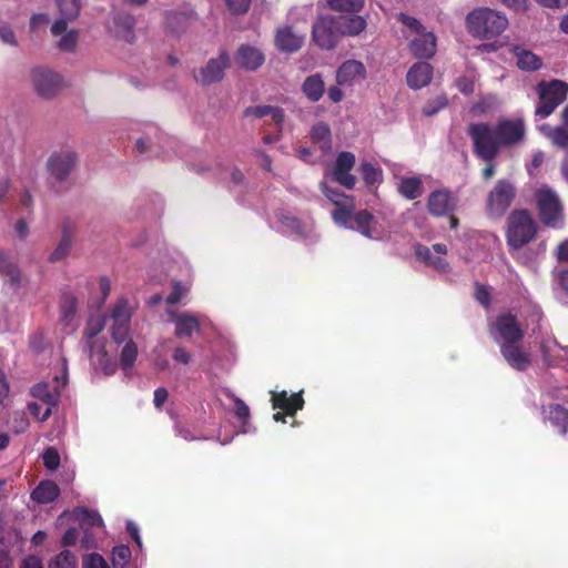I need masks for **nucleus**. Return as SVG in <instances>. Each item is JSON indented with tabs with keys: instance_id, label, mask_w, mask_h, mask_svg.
<instances>
[{
	"instance_id": "f257e3e1",
	"label": "nucleus",
	"mask_w": 568,
	"mask_h": 568,
	"mask_svg": "<svg viewBox=\"0 0 568 568\" xmlns=\"http://www.w3.org/2000/svg\"><path fill=\"white\" fill-rule=\"evenodd\" d=\"M469 32L484 39H491L504 32L508 26V19L499 11L489 8H479L467 16Z\"/></svg>"
},
{
	"instance_id": "f03ea898",
	"label": "nucleus",
	"mask_w": 568,
	"mask_h": 568,
	"mask_svg": "<svg viewBox=\"0 0 568 568\" xmlns=\"http://www.w3.org/2000/svg\"><path fill=\"white\" fill-rule=\"evenodd\" d=\"M537 226L530 213L526 210H516L507 219V244L513 250H519L532 241Z\"/></svg>"
},
{
	"instance_id": "7ed1b4c3",
	"label": "nucleus",
	"mask_w": 568,
	"mask_h": 568,
	"mask_svg": "<svg viewBox=\"0 0 568 568\" xmlns=\"http://www.w3.org/2000/svg\"><path fill=\"white\" fill-rule=\"evenodd\" d=\"M467 132L473 141L475 154L486 162H491L501 148L495 125L485 122L471 123Z\"/></svg>"
},
{
	"instance_id": "20e7f679",
	"label": "nucleus",
	"mask_w": 568,
	"mask_h": 568,
	"mask_svg": "<svg viewBox=\"0 0 568 568\" xmlns=\"http://www.w3.org/2000/svg\"><path fill=\"white\" fill-rule=\"evenodd\" d=\"M536 91L539 98V104L535 114L542 119L552 114L559 104H561L568 94V83L561 80L541 81L537 84Z\"/></svg>"
},
{
	"instance_id": "39448f33",
	"label": "nucleus",
	"mask_w": 568,
	"mask_h": 568,
	"mask_svg": "<svg viewBox=\"0 0 568 568\" xmlns=\"http://www.w3.org/2000/svg\"><path fill=\"white\" fill-rule=\"evenodd\" d=\"M489 333L494 341L500 345L501 343L521 342L525 329L517 316L507 311L497 315L495 322L489 326Z\"/></svg>"
},
{
	"instance_id": "423d86ee",
	"label": "nucleus",
	"mask_w": 568,
	"mask_h": 568,
	"mask_svg": "<svg viewBox=\"0 0 568 568\" xmlns=\"http://www.w3.org/2000/svg\"><path fill=\"white\" fill-rule=\"evenodd\" d=\"M515 195L514 184L508 180H499L487 196L486 211L488 216L501 217L513 203Z\"/></svg>"
},
{
	"instance_id": "0eeeda50",
	"label": "nucleus",
	"mask_w": 568,
	"mask_h": 568,
	"mask_svg": "<svg viewBox=\"0 0 568 568\" xmlns=\"http://www.w3.org/2000/svg\"><path fill=\"white\" fill-rule=\"evenodd\" d=\"M30 78L34 92L45 100L54 98L63 87L62 77L45 67L33 68Z\"/></svg>"
},
{
	"instance_id": "6e6552de",
	"label": "nucleus",
	"mask_w": 568,
	"mask_h": 568,
	"mask_svg": "<svg viewBox=\"0 0 568 568\" xmlns=\"http://www.w3.org/2000/svg\"><path fill=\"white\" fill-rule=\"evenodd\" d=\"M536 200L544 224L556 226L562 217V206L558 195L551 189L542 186L537 191Z\"/></svg>"
},
{
	"instance_id": "1a4fd4ad",
	"label": "nucleus",
	"mask_w": 568,
	"mask_h": 568,
	"mask_svg": "<svg viewBox=\"0 0 568 568\" xmlns=\"http://www.w3.org/2000/svg\"><path fill=\"white\" fill-rule=\"evenodd\" d=\"M231 63L226 51H221L216 58H211L205 65L194 70V80L202 87H207L223 80L225 70Z\"/></svg>"
},
{
	"instance_id": "9d476101",
	"label": "nucleus",
	"mask_w": 568,
	"mask_h": 568,
	"mask_svg": "<svg viewBox=\"0 0 568 568\" xmlns=\"http://www.w3.org/2000/svg\"><path fill=\"white\" fill-rule=\"evenodd\" d=\"M312 34L314 42L321 49L331 50L335 48L342 37L336 17H320L313 24Z\"/></svg>"
},
{
	"instance_id": "9b49d317",
	"label": "nucleus",
	"mask_w": 568,
	"mask_h": 568,
	"mask_svg": "<svg viewBox=\"0 0 568 568\" xmlns=\"http://www.w3.org/2000/svg\"><path fill=\"white\" fill-rule=\"evenodd\" d=\"M78 163V155L74 151L65 149L53 152L47 161V170L50 178L62 183L68 180L72 170Z\"/></svg>"
},
{
	"instance_id": "f8f14e48",
	"label": "nucleus",
	"mask_w": 568,
	"mask_h": 568,
	"mask_svg": "<svg viewBox=\"0 0 568 568\" xmlns=\"http://www.w3.org/2000/svg\"><path fill=\"white\" fill-rule=\"evenodd\" d=\"M111 335L115 343H123L129 334L132 308L126 300L121 298L114 305L111 315Z\"/></svg>"
},
{
	"instance_id": "ddd939ff",
	"label": "nucleus",
	"mask_w": 568,
	"mask_h": 568,
	"mask_svg": "<svg viewBox=\"0 0 568 568\" xmlns=\"http://www.w3.org/2000/svg\"><path fill=\"white\" fill-rule=\"evenodd\" d=\"M90 363L95 371H101L105 375H111L115 372L116 364L113 357L106 351V339L98 338L90 343H85Z\"/></svg>"
},
{
	"instance_id": "4468645a",
	"label": "nucleus",
	"mask_w": 568,
	"mask_h": 568,
	"mask_svg": "<svg viewBox=\"0 0 568 568\" xmlns=\"http://www.w3.org/2000/svg\"><path fill=\"white\" fill-rule=\"evenodd\" d=\"M500 146H513L525 138V124L523 120L503 119L495 125Z\"/></svg>"
},
{
	"instance_id": "2eb2a0df",
	"label": "nucleus",
	"mask_w": 568,
	"mask_h": 568,
	"mask_svg": "<svg viewBox=\"0 0 568 568\" xmlns=\"http://www.w3.org/2000/svg\"><path fill=\"white\" fill-rule=\"evenodd\" d=\"M458 199L448 189L432 192L427 200L428 212L434 216L452 214L457 207Z\"/></svg>"
},
{
	"instance_id": "dca6fc26",
	"label": "nucleus",
	"mask_w": 568,
	"mask_h": 568,
	"mask_svg": "<svg viewBox=\"0 0 568 568\" xmlns=\"http://www.w3.org/2000/svg\"><path fill=\"white\" fill-rule=\"evenodd\" d=\"M499 347L504 359L511 368L524 372L531 365V354L520 342L501 343Z\"/></svg>"
},
{
	"instance_id": "f3484780",
	"label": "nucleus",
	"mask_w": 568,
	"mask_h": 568,
	"mask_svg": "<svg viewBox=\"0 0 568 568\" xmlns=\"http://www.w3.org/2000/svg\"><path fill=\"white\" fill-rule=\"evenodd\" d=\"M415 254L419 261L437 271L445 272L448 268V263L443 257L447 254L445 244L436 243L432 247L418 244L415 246Z\"/></svg>"
},
{
	"instance_id": "a211bd4d",
	"label": "nucleus",
	"mask_w": 568,
	"mask_h": 568,
	"mask_svg": "<svg viewBox=\"0 0 568 568\" xmlns=\"http://www.w3.org/2000/svg\"><path fill=\"white\" fill-rule=\"evenodd\" d=\"M354 165L355 155L346 151L341 152L337 155L335 166L332 171V179L346 189H353L356 183V178L349 172Z\"/></svg>"
},
{
	"instance_id": "6ab92c4d",
	"label": "nucleus",
	"mask_w": 568,
	"mask_h": 568,
	"mask_svg": "<svg viewBox=\"0 0 568 568\" xmlns=\"http://www.w3.org/2000/svg\"><path fill=\"white\" fill-rule=\"evenodd\" d=\"M61 18L51 26V33L59 36L67 30L68 22L75 20L81 11L80 0H57Z\"/></svg>"
},
{
	"instance_id": "aec40b11",
	"label": "nucleus",
	"mask_w": 568,
	"mask_h": 568,
	"mask_svg": "<svg viewBox=\"0 0 568 568\" xmlns=\"http://www.w3.org/2000/svg\"><path fill=\"white\" fill-rule=\"evenodd\" d=\"M304 39V34L295 31L292 27H281L275 33V47L281 52H296L302 48Z\"/></svg>"
},
{
	"instance_id": "412c9836",
	"label": "nucleus",
	"mask_w": 568,
	"mask_h": 568,
	"mask_svg": "<svg viewBox=\"0 0 568 568\" xmlns=\"http://www.w3.org/2000/svg\"><path fill=\"white\" fill-rule=\"evenodd\" d=\"M170 320L175 325V336L180 338H190L194 332L200 331V322L196 316L189 312L178 313L168 311Z\"/></svg>"
},
{
	"instance_id": "4be33fe9",
	"label": "nucleus",
	"mask_w": 568,
	"mask_h": 568,
	"mask_svg": "<svg viewBox=\"0 0 568 568\" xmlns=\"http://www.w3.org/2000/svg\"><path fill=\"white\" fill-rule=\"evenodd\" d=\"M354 226L352 229L357 230L364 236L372 240H379L383 237V227L376 219L367 211H358L353 216Z\"/></svg>"
},
{
	"instance_id": "5701e85b",
	"label": "nucleus",
	"mask_w": 568,
	"mask_h": 568,
	"mask_svg": "<svg viewBox=\"0 0 568 568\" xmlns=\"http://www.w3.org/2000/svg\"><path fill=\"white\" fill-rule=\"evenodd\" d=\"M366 78L365 65L357 60H347L336 70V82L338 85H352L355 81Z\"/></svg>"
},
{
	"instance_id": "b1692460",
	"label": "nucleus",
	"mask_w": 568,
	"mask_h": 568,
	"mask_svg": "<svg viewBox=\"0 0 568 568\" xmlns=\"http://www.w3.org/2000/svg\"><path fill=\"white\" fill-rule=\"evenodd\" d=\"M265 61L264 53L252 45L242 44L235 53V62L247 71L258 69Z\"/></svg>"
},
{
	"instance_id": "393cba45",
	"label": "nucleus",
	"mask_w": 568,
	"mask_h": 568,
	"mask_svg": "<svg viewBox=\"0 0 568 568\" xmlns=\"http://www.w3.org/2000/svg\"><path fill=\"white\" fill-rule=\"evenodd\" d=\"M412 53L418 59H429L436 52V39L432 32L420 31L410 41Z\"/></svg>"
},
{
	"instance_id": "a878e982",
	"label": "nucleus",
	"mask_w": 568,
	"mask_h": 568,
	"mask_svg": "<svg viewBox=\"0 0 568 568\" xmlns=\"http://www.w3.org/2000/svg\"><path fill=\"white\" fill-rule=\"evenodd\" d=\"M432 78L433 67L427 62H418L408 70L406 81L409 88L417 90L428 85Z\"/></svg>"
},
{
	"instance_id": "bb28decb",
	"label": "nucleus",
	"mask_w": 568,
	"mask_h": 568,
	"mask_svg": "<svg viewBox=\"0 0 568 568\" xmlns=\"http://www.w3.org/2000/svg\"><path fill=\"white\" fill-rule=\"evenodd\" d=\"M510 52L516 58L517 67L523 71L534 72L542 67L541 58L524 47L513 45Z\"/></svg>"
},
{
	"instance_id": "cd10ccee",
	"label": "nucleus",
	"mask_w": 568,
	"mask_h": 568,
	"mask_svg": "<svg viewBox=\"0 0 568 568\" xmlns=\"http://www.w3.org/2000/svg\"><path fill=\"white\" fill-rule=\"evenodd\" d=\"M72 241L73 230L69 224H64L62 227L61 239L55 248L49 255V261L55 263L65 258L71 251Z\"/></svg>"
},
{
	"instance_id": "c85d7f7f",
	"label": "nucleus",
	"mask_w": 568,
	"mask_h": 568,
	"mask_svg": "<svg viewBox=\"0 0 568 568\" xmlns=\"http://www.w3.org/2000/svg\"><path fill=\"white\" fill-rule=\"evenodd\" d=\"M336 20L342 36H357L364 31L367 26L366 20L356 14L336 17Z\"/></svg>"
},
{
	"instance_id": "c756f323",
	"label": "nucleus",
	"mask_w": 568,
	"mask_h": 568,
	"mask_svg": "<svg viewBox=\"0 0 568 568\" xmlns=\"http://www.w3.org/2000/svg\"><path fill=\"white\" fill-rule=\"evenodd\" d=\"M244 115L253 116L256 119H261L266 115H271L278 128H282L283 122H284V111L277 106H271V105L248 106L244 110Z\"/></svg>"
},
{
	"instance_id": "7c9ffc66",
	"label": "nucleus",
	"mask_w": 568,
	"mask_h": 568,
	"mask_svg": "<svg viewBox=\"0 0 568 568\" xmlns=\"http://www.w3.org/2000/svg\"><path fill=\"white\" fill-rule=\"evenodd\" d=\"M302 91L306 95V98L312 101H318L325 91V84L321 74H312L307 77L303 84Z\"/></svg>"
},
{
	"instance_id": "2f4dec72",
	"label": "nucleus",
	"mask_w": 568,
	"mask_h": 568,
	"mask_svg": "<svg viewBox=\"0 0 568 568\" xmlns=\"http://www.w3.org/2000/svg\"><path fill=\"white\" fill-rule=\"evenodd\" d=\"M60 489L57 484L50 480L41 481L32 491L31 497L37 503L48 504L58 498Z\"/></svg>"
},
{
	"instance_id": "473e14b6",
	"label": "nucleus",
	"mask_w": 568,
	"mask_h": 568,
	"mask_svg": "<svg viewBox=\"0 0 568 568\" xmlns=\"http://www.w3.org/2000/svg\"><path fill=\"white\" fill-rule=\"evenodd\" d=\"M546 417L552 426L557 427L560 434L565 435L568 432V410L561 405H549L545 410Z\"/></svg>"
},
{
	"instance_id": "72a5a7b5",
	"label": "nucleus",
	"mask_w": 568,
	"mask_h": 568,
	"mask_svg": "<svg viewBox=\"0 0 568 568\" xmlns=\"http://www.w3.org/2000/svg\"><path fill=\"white\" fill-rule=\"evenodd\" d=\"M0 273L7 276L10 283L14 286H19L21 283V272L11 258V256L4 252H0Z\"/></svg>"
},
{
	"instance_id": "f704fd0d",
	"label": "nucleus",
	"mask_w": 568,
	"mask_h": 568,
	"mask_svg": "<svg viewBox=\"0 0 568 568\" xmlns=\"http://www.w3.org/2000/svg\"><path fill=\"white\" fill-rule=\"evenodd\" d=\"M541 131L551 141L554 145L561 149L568 146V126L566 124L556 128L542 125Z\"/></svg>"
},
{
	"instance_id": "c9c22d12",
	"label": "nucleus",
	"mask_w": 568,
	"mask_h": 568,
	"mask_svg": "<svg viewBox=\"0 0 568 568\" xmlns=\"http://www.w3.org/2000/svg\"><path fill=\"white\" fill-rule=\"evenodd\" d=\"M312 140L320 144L323 151H329L332 148L331 129L327 124L320 122L311 130Z\"/></svg>"
},
{
	"instance_id": "e433bc0d",
	"label": "nucleus",
	"mask_w": 568,
	"mask_h": 568,
	"mask_svg": "<svg viewBox=\"0 0 568 568\" xmlns=\"http://www.w3.org/2000/svg\"><path fill=\"white\" fill-rule=\"evenodd\" d=\"M398 191L408 200H415L423 194L422 180L419 178L403 179L398 185Z\"/></svg>"
},
{
	"instance_id": "4c0bfd02",
	"label": "nucleus",
	"mask_w": 568,
	"mask_h": 568,
	"mask_svg": "<svg viewBox=\"0 0 568 568\" xmlns=\"http://www.w3.org/2000/svg\"><path fill=\"white\" fill-rule=\"evenodd\" d=\"M77 298L72 294L65 293L62 295L60 302V312L61 321L65 325H69L74 318L77 312Z\"/></svg>"
},
{
	"instance_id": "58836bf2",
	"label": "nucleus",
	"mask_w": 568,
	"mask_h": 568,
	"mask_svg": "<svg viewBox=\"0 0 568 568\" xmlns=\"http://www.w3.org/2000/svg\"><path fill=\"white\" fill-rule=\"evenodd\" d=\"M31 395L49 406H54L58 398L57 392H53L47 383H38L34 385L31 388Z\"/></svg>"
},
{
	"instance_id": "ea45409f",
	"label": "nucleus",
	"mask_w": 568,
	"mask_h": 568,
	"mask_svg": "<svg viewBox=\"0 0 568 568\" xmlns=\"http://www.w3.org/2000/svg\"><path fill=\"white\" fill-rule=\"evenodd\" d=\"M60 40L58 41V48L63 52H74L78 42H79V31L75 29L65 30L63 33L59 34Z\"/></svg>"
},
{
	"instance_id": "a19ab883",
	"label": "nucleus",
	"mask_w": 568,
	"mask_h": 568,
	"mask_svg": "<svg viewBox=\"0 0 568 568\" xmlns=\"http://www.w3.org/2000/svg\"><path fill=\"white\" fill-rule=\"evenodd\" d=\"M554 290L557 294L568 296V268L557 266L552 271Z\"/></svg>"
},
{
	"instance_id": "79ce46f5",
	"label": "nucleus",
	"mask_w": 568,
	"mask_h": 568,
	"mask_svg": "<svg viewBox=\"0 0 568 568\" xmlns=\"http://www.w3.org/2000/svg\"><path fill=\"white\" fill-rule=\"evenodd\" d=\"M104 325V318H102L101 316L90 317L83 333L85 343H90L94 339H98V335L103 331Z\"/></svg>"
},
{
	"instance_id": "37998d69",
	"label": "nucleus",
	"mask_w": 568,
	"mask_h": 568,
	"mask_svg": "<svg viewBox=\"0 0 568 568\" xmlns=\"http://www.w3.org/2000/svg\"><path fill=\"white\" fill-rule=\"evenodd\" d=\"M48 568H78V559L70 550H63L51 559Z\"/></svg>"
},
{
	"instance_id": "c03bdc74",
	"label": "nucleus",
	"mask_w": 568,
	"mask_h": 568,
	"mask_svg": "<svg viewBox=\"0 0 568 568\" xmlns=\"http://www.w3.org/2000/svg\"><path fill=\"white\" fill-rule=\"evenodd\" d=\"M189 22V16L185 12H169L165 18L166 27L172 32H181L183 31Z\"/></svg>"
},
{
	"instance_id": "a18cd8bd",
	"label": "nucleus",
	"mask_w": 568,
	"mask_h": 568,
	"mask_svg": "<svg viewBox=\"0 0 568 568\" xmlns=\"http://www.w3.org/2000/svg\"><path fill=\"white\" fill-rule=\"evenodd\" d=\"M326 2L335 11L357 12L364 7V0H326Z\"/></svg>"
},
{
	"instance_id": "49530a36",
	"label": "nucleus",
	"mask_w": 568,
	"mask_h": 568,
	"mask_svg": "<svg viewBox=\"0 0 568 568\" xmlns=\"http://www.w3.org/2000/svg\"><path fill=\"white\" fill-rule=\"evenodd\" d=\"M138 356V347L133 341H129L122 348L120 365L123 369L131 368Z\"/></svg>"
},
{
	"instance_id": "de8ad7c7",
	"label": "nucleus",
	"mask_w": 568,
	"mask_h": 568,
	"mask_svg": "<svg viewBox=\"0 0 568 568\" xmlns=\"http://www.w3.org/2000/svg\"><path fill=\"white\" fill-rule=\"evenodd\" d=\"M361 172L365 183L368 185H373L382 180V170L372 163H362Z\"/></svg>"
},
{
	"instance_id": "09e8293b",
	"label": "nucleus",
	"mask_w": 568,
	"mask_h": 568,
	"mask_svg": "<svg viewBox=\"0 0 568 568\" xmlns=\"http://www.w3.org/2000/svg\"><path fill=\"white\" fill-rule=\"evenodd\" d=\"M352 201L342 203L341 206H335L334 211L332 212V217L334 222L338 225H346V223L349 221L352 216Z\"/></svg>"
},
{
	"instance_id": "8fccbe9b",
	"label": "nucleus",
	"mask_w": 568,
	"mask_h": 568,
	"mask_svg": "<svg viewBox=\"0 0 568 568\" xmlns=\"http://www.w3.org/2000/svg\"><path fill=\"white\" fill-rule=\"evenodd\" d=\"M131 558V549L126 545H119L113 548L112 561L114 567H124Z\"/></svg>"
},
{
	"instance_id": "3c124183",
	"label": "nucleus",
	"mask_w": 568,
	"mask_h": 568,
	"mask_svg": "<svg viewBox=\"0 0 568 568\" xmlns=\"http://www.w3.org/2000/svg\"><path fill=\"white\" fill-rule=\"evenodd\" d=\"M322 192L325 194V196L333 202L335 206H341L342 203L351 202L352 200L346 196L343 193H339L338 191L332 190L328 187L326 182H321L320 184Z\"/></svg>"
},
{
	"instance_id": "603ef678",
	"label": "nucleus",
	"mask_w": 568,
	"mask_h": 568,
	"mask_svg": "<svg viewBox=\"0 0 568 568\" xmlns=\"http://www.w3.org/2000/svg\"><path fill=\"white\" fill-rule=\"evenodd\" d=\"M44 466L50 470H55L60 465V455L53 447H49L43 453Z\"/></svg>"
},
{
	"instance_id": "864d4df0",
	"label": "nucleus",
	"mask_w": 568,
	"mask_h": 568,
	"mask_svg": "<svg viewBox=\"0 0 568 568\" xmlns=\"http://www.w3.org/2000/svg\"><path fill=\"white\" fill-rule=\"evenodd\" d=\"M447 104V99L445 97H438L434 101H429L423 109V113L426 116H432L436 114L439 110L445 108Z\"/></svg>"
},
{
	"instance_id": "5fc2aeb1",
	"label": "nucleus",
	"mask_w": 568,
	"mask_h": 568,
	"mask_svg": "<svg viewBox=\"0 0 568 568\" xmlns=\"http://www.w3.org/2000/svg\"><path fill=\"white\" fill-rule=\"evenodd\" d=\"M83 568H110L104 558L99 554H90L83 560Z\"/></svg>"
},
{
	"instance_id": "6e6d98bb",
	"label": "nucleus",
	"mask_w": 568,
	"mask_h": 568,
	"mask_svg": "<svg viewBox=\"0 0 568 568\" xmlns=\"http://www.w3.org/2000/svg\"><path fill=\"white\" fill-rule=\"evenodd\" d=\"M229 10L234 14H243L250 9L251 0H225Z\"/></svg>"
},
{
	"instance_id": "4d7b16f0",
	"label": "nucleus",
	"mask_w": 568,
	"mask_h": 568,
	"mask_svg": "<svg viewBox=\"0 0 568 568\" xmlns=\"http://www.w3.org/2000/svg\"><path fill=\"white\" fill-rule=\"evenodd\" d=\"M288 400L290 402H287V407H285L284 412L287 415L293 416L298 409L303 407L304 400L300 393L291 395Z\"/></svg>"
},
{
	"instance_id": "13d9d810",
	"label": "nucleus",
	"mask_w": 568,
	"mask_h": 568,
	"mask_svg": "<svg viewBox=\"0 0 568 568\" xmlns=\"http://www.w3.org/2000/svg\"><path fill=\"white\" fill-rule=\"evenodd\" d=\"M398 20L416 34L424 30L423 26L414 17L407 16L405 13H399Z\"/></svg>"
},
{
	"instance_id": "bf43d9fd",
	"label": "nucleus",
	"mask_w": 568,
	"mask_h": 568,
	"mask_svg": "<svg viewBox=\"0 0 568 568\" xmlns=\"http://www.w3.org/2000/svg\"><path fill=\"white\" fill-rule=\"evenodd\" d=\"M186 292L187 290L185 287H183L180 283H175L173 285L172 292L166 298V303L170 306L178 304L182 300V297L185 296Z\"/></svg>"
},
{
	"instance_id": "052dcab7",
	"label": "nucleus",
	"mask_w": 568,
	"mask_h": 568,
	"mask_svg": "<svg viewBox=\"0 0 568 568\" xmlns=\"http://www.w3.org/2000/svg\"><path fill=\"white\" fill-rule=\"evenodd\" d=\"M0 39L3 43L9 44L11 47H17L18 41L16 39V34L10 26L2 24L0 26Z\"/></svg>"
},
{
	"instance_id": "680f3d73",
	"label": "nucleus",
	"mask_w": 568,
	"mask_h": 568,
	"mask_svg": "<svg viewBox=\"0 0 568 568\" xmlns=\"http://www.w3.org/2000/svg\"><path fill=\"white\" fill-rule=\"evenodd\" d=\"M475 298L481 305L488 306L490 304V292H489L488 287L477 283Z\"/></svg>"
},
{
	"instance_id": "e2e57ef3",
	"label": "nucleus",
	"mask_w": 568,
	"mask_h": 568,
	"mask_svg": "<svg viewBox=\"0 0 568 568\" xmlns=\"http://www.w3.org/2000/svg\"><path fill=\"white\" fill-rule=\"evenodd\" d=\"M232 398L235 403V415L242 419L246 420L250 417V408L239 397L232 395Z\"/></svg>"
},
{
	"instance_id": "0e129e2a",
	"label": "nucleus",
	"mask_w": 568,
	"mask_h": 568,
	"mask_svg": "<svg viewBox=\"0 0 568 568\" xmlns=\"http://www.w3.org/2000/svg\"><path fill=\"white\" fill-rule=\"evenodd\" d=\"M457 89L464 94H471L474 92V81L467 77H460L456 80Z\"/></svg>"
},
{
	"instance_id": "69168bd1",
	"label": "nucleus",
	"mask_w": 568,
	"mask_h": 568,
	"mask_svg": "<svg viewBox=\"0 0 568 568\" xmlns=\"http://www.w3.org/2000/svg\"><path fill=\"white\" fill-rule=\"evenodd\" d=\"M172 357L175 362H179V363H182L185 365L191 362V354L182 346L175 347Z\"/></svg>"
},
{
	"instance_id": "338daca9",
	"label": "nucleus",
	"mask_w": 568,
	"mask_h": 568,
	"mask_svg": "<svg viewBox=\"0 0 568 568\" xmlns=\"http://www.w3.org/2000/svg\"><path fill=\"white\" fill-rule=\"evenodd\" d=\"M272 399L274 408H280L284 410L285 407H287V402H290V396L287 395L286 392H282L278 394H274Z\"/></svg>"
},
{
	"instance_id": "774afa93",
	"label": "nucleus",
	"mask_w": 568,
	"mask_h": 568,
	"mask_svg": "<svg viewBox=\"0 0 568 568\" xmlns=\"http://www.w3.org/2000/svg\"><path fill=\"white\" fill-rule=\"evenodd\" d=\"M14 231L21 241H26L29 235V226L24 220H18L14 225Z\"/></svg>"
}]
</instances>
